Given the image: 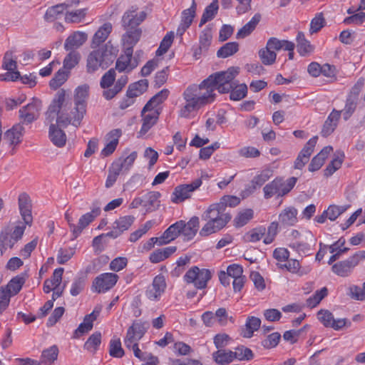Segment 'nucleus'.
I'll return each instance as SVG.
<instances>
[{"label": "nucleus", "instance_id": "nucleus-33", "mask_svg": "<svg viewBox=\"0 0 365 365\" xmlns=\"http://www.w3.org/2000/svg\"><path fill=\"white\" fill-rule=\"evenodd\" d=\"M266 45L267 46L268 48H270L274 52L281 49L292 50L295 47V45L293 42L287 40H279L275 37H272L268 39Z\"/></svg>", "mask_w": 365, "mask_h": 365}, {"label": "nucleus", "instance_id": "nucleus-3", "mask_svg": "<svg viewBox=\"0 0 365 365\" xmlns=\"http://www.w3.org/2000/svg\"><path fill=\"white\" fill-rule=\"evenodd\" d=\"M297 178L291 177L284 181L282 178H275L269 183L267 184L264 188V197L265 199H269L274 195L282 197L289 192L296 185Z\"/></svg>", "mask_w": 365, "mask_h": 365}, {"label": "nucleus", "instance_id": "nucleus-21", "mask_svg": "<svg viewBox=\"0 0 365 365\" xmlns=\"http://www.w3.org/2000/svg\"><path fill=\"white\" fill-rule=\"evenodd\" d=\"M182 223L181 235L184 237V240H190L196 235L199 228V217L194 216L190 220L185 222L183 220H180Z\"/></svg>", "mask_w": 365, "mask_h": 365}, {"label": "nucleus", "instance_id": "nucleus-30", "mask_svg": "<svg viewBox=\"0 0 365 365\" xmlns=\"http://www.w3.org/2000/svg\"><path fill=\"white\" fill-rule=\"evenodd\" d=\"M161 196L160 193L157 191H150L143 195V207L148 211H152L159 207V198Z\"/></svg>", "mask_w": 365, "mask_h": 365}, {"label": "nucleus", "instance_id": "nucleus-64", "mask_svg": "<svg viewBox=\"0 0 365 365\" xmlns=\"http://www.w3.org/2000/svg\"><path fill=\"white\" fill-rule=\"evenodd\" d=\"M281 339V335L278 332H273L269 334L261 342L262 346L267 349L276 347Z\"/></svg>", "mask_w": 365, "mask_h": 365}, {"label": "nucleus", "instance_id": "nucleus-48", "mask_svg": "<svg viewBox=\"0 0 365 365\" xmlns=\"http://www.w3.org/2000/svg\"><path fill=\"white\" fill-rule=\"evenodd\" d=\"M101 343V333L96 331L92 334L84 344V349L91 353H96Z\"/></svg>", "mask_w": 365, "mask_h": 365}, {"label": "nucleus", "instance_id": "nucleus-17", "mask_svg": "<svg viewBox=\"0 0 365 365\" xmlns=\"http://www.w3.org/2000/svg\"><path fill=\"white\" fill-rule=\"evenodd\" d=\"M137 9L132 7L131 9L124 13L122 17V26L124 29L138 27V26L145 19L146 13L140 11L136 12Z\"/></svg>", "mask_w": 365, "mask_h": 365}, {"label": "nucleus", "instance_id": "nucleus-53", "mask_svg": "<svg viewBox=\"0 0 365 365\" xmlns=\"http://www.w3.org/2000/svg\"><path fill=\"white\" fill-rule=\"evenodd\" d=\"M16 240L7 232H1L0 234V252L3 255L8 247L12 248L16 244Z\"/></svg>", "mask_w": 365, "mask_h": 365}, {"label": "nucleus", "instance_id": "nucleus-12", "mask_svg": "<svg viewBox=\"0 0 365 365\" xmlns=\"http://www.w3.org/2000/svg\"><path fill=\"white\" fill-rule=\"evenodd\" d=\"M146 332L145 324L134 322L133 324L128 329L126 336L124 339V344L126 348L130 349L131 346L138 344Z\"/></svg>", "mask_w": 365, "mask_h": 365}, {"label": "nucleus", "instance_id": "nucleus-54", "mask_svg": "<svg viewBox=\"0 0 365 365\" xmlns=\"http://www.w3.org/2000/svg\"><path fill=\"white\" fill-rule=\"evenodd\" d=\"M259 56L263 64L272 65L276 61L277 54L266 45L265 48L259 50Z\"/></svg>", "mask_w": 365, "mask_h": 365}, {"label": "nucleus", "instance_id": "nucleus-29", "mask_svg": "<svg viewBox=\"0 0 365 365\" xmlns=\"http://www.w3.org/2000/svg\"><path fill=\"white\" fill-rule=\"evenodd\" d=\"M49 138L56 146L59 148L64 146L66 142L65 133L58 128L55 124H51L49 127Z\"/></svg>", "mask_w": 365, "mask_h": 365}, {"label": "nucleus", "instance_id": "nucleus-35", "mask_svg": "<svg viewBox=\"0 0 365 365\" xmlns=\"http://www.w3.org/2000/svg\"><path fill=\"white\" fill-rule=\"evenodd\" d=\"M344 154L343 152L338 151L333 160L329 163L325 170H324V175L328 178L332 175L336 170H338L344 161Z\"/></svg>", "mask_w": 365, "mask_h": 365}, {"label": "nucleus", "instance_id": "nucleus-11", "mask_svg": "<svg viewBox=\"0 0 365 365\" xmlns=\"http://www.w3.org/2000/svg\"><path fill=\"white\" fill-rule=\"evenodd\" d=\"M232 217L230 215H221V217L205 220L207 223L200 231V235L207 237L211 234L215 233L224 228L230 221Z\"/></svg>", "mask_w": 365, "mask_h": 365}, {"label": "nucleus", "instance_id": "nucleus-4", "mask_svg": "<svg viewBox=\"0 0 365 365\" xmlns=\"http://www.w3.org/2000/svg\"><path fill=\"white\" fill-rule=\"evenodd\" d=\"M365 259V251L356 252L348 259L334 264L331 271L341 277L349 276L355 267Z\"/></svg>", "mask_w": 365, "mask_h": 365}, {"label": "nucleus", "instance_id": "nucleus-26", "mask_svg": "<svg viewBox=\"0 0 365 365\" xmlns=\"http://www.w3.org/2000/svg\"><path fill=\"white\" fill-rule=\"evenodd\" d=\"M138 66L136 60H133V55H128L125 51V55L121 56L116 61L115 68L119 72L127 71L129 72Z\"/></svg>", "mask_w": 365, "mask_h": 365}, {"label": "nucleus", "instance_id": "nucleus-7", "mask_svg": "<svg viewBox=\"0 0 365 365\" xmlns=\"http://www.w3.org/2000/svg\"><path fill=\"white\" fill-rule=\"evenodd\" d=\"M113 61V56L106 50L98 49L92 51L88 56L87 69L88 72H94L99 67L107 68Z\"/></svg>", "mask_w": 365, "mask_h": 365}, {"label": "nucleus", "instance_id": "nucleus-23", "mask_svg": "<svg viewBox=\"0 0 365 365\" xmlns=\"http://www.w3.org/2000/svg\"><path fill=\"white\" fill-rule=\"evenodd\" d=\"M122 134L120 129H114L108 133L107 135V139L109 142L101 150V155L103 156H108L111 155L115 150L118 140Z\"/></svg>", "mask_w": 365, "mask_h": 365}, {"label": "nucleus", "instance_id": "nucleus-38", "mask_svg": "<svg viewBox=\"0 0 365 365\" xmlns=\"http://www.w3.org/2000/svg\"><path fill=\"white\" fill-rule=\"evenodd\" d=\"M212 358L220 365H225L235 360L233 351L225 349L213 352Z\"/></svg>", "mask_w": 365, "mask_h": 365}, {"label": "nucleus", "instance_id": "nucleus-44", "mask_svg": "<svg viewBox=\"0 0 365 365\" xmlns=\"http://www.w3.org/2000/svg\"><path fill=\"white\" fill-rule=\"evenodd\" d=\"M273 173L269 169L262 170L259 174L256 175L251 180L252 189L256 190L263 185L268 180L271 178Z\"/></svg>", "mask_w": 365, "mask_h": 365}, {"label": "nucleus", "instance_id": "nucleus-36", "mask_svg": "<svg viewBox=\"0 0 365 365\" xmlns=\"http://www.w3.org/2000/svg\"><path fill=\"white\" fill-rule=\"evenodd\" d=\"M221 215H230L223 210V205L214 203L210 205L208 208L203 212L201 217L203 220L213 218H220Z\"/></svg>", "mask_w": 365, "mask_h": 365}, {"label": "nucleus", "instance_id": "nucleus-20", "mask_svg": "<svg viewBox=\"0 0 365 365\" xmlns=\"http://www.w3.org/2000/svg\"><path fill=\"white\" fill-rule=\"evenodd\" d=\"M100 314V310L95 309L91 314L85 316L83 322L81 323L73 334L74 338H78L85 333L92 329L93 322L96 320Z\"/></svg>", "mask_w": 365, "mask_h": 365}, {"label": "nucleus", "instance_id": "nucleus-32", "mask_svg": "<svg viewBox=\"0 0 365 365\" xmlns=\"http://www.w3.org/2000/svg\"><path fill=\"white\" fill-rule=\"evenodd\" d=\"M296 40L297 51L301 56H307L314 51V46L306 39L303 32H298Z\"/></svg>", "mask_w": 365, "mask_h": 365}, {"label": "nucleus", "instance_id": "nucleus-39", "mask_svg": "<svg viewBox=\"0 0 365 365\" xmlns=\"http://www.w3.org/2000/svg\"><path fill=\"white\" fill-rule=\"evenodd\" d=\"M260 19L261 16L259 14H255L249 22L238 31L237 38H244L249 36L255 30Z\"/></svg>", "mask_w": 365, "mask_h": 365}, {"label": "nucleus", "instance_id": "nucleus-58", "mask_svg": "<svg viewBox=\"0 0 365 365\" xmlns=\"http://www.w3.org/2000/svg\"><path fill=\"white\" fill-rule=\"evenodd\" d=\"M254 212L252 209H247L240 212L234 220L236 227H241L245 225L251 219H252Z\"/></svg>", "mask_w": 365, "mask_h": 365}, {"label": "nucleus", "instance_id": "nucleus-1", "mask_svg": "<svg viewBox=\"0 0 365 365\" xmlns=\"http://www.w3.org/2000/svg\"><path fill=\"white\" fill-rule=\"evenodd\" d=\"M238 73V68L230 67L210 75L199 85L187 87L182 94L184 102L178 107L179 117L190 118L202 107L214 102L216 90L221 93H229Z\"/></svg>", "mask_w": 365, "mask_h": 365}, {"label": "nucleus", "instance_id": "nucleus-45", "mask_svg": "<svg viewBox=\"0 0 365 365\" xmlns=\"http://www.w3.org/2000/svg\"><path fill=\"white\" fill-rule=\"evenodd\" d=\"M137 158V153L132 152L128 156L122 159L120 158L113 163L120 172H127L132 167Z\"/></svg>", "mask_w": 365, "mask_h": 365}, {"label": "nucleus", "instance_id": "nucleus-56", "mask_svg": "<svg viewBox=\"0 0 365 365\" xmlns=\"http://www.w3.org/2000/svg\"><path fill=\"white\" fill-rule=\"evenodd\" d=\"M357 102L358 100L354 98V97L351 98L349 96H347L344 108L340 110L341 114L342 113L343 118L345 120H347L354 113L357 106Z\"/></svg>", "mask_w": 365, "mask_h": 365}, {"label": "nucleus", "instance_id": "nucleus-19", "mask_svg": "<svg viewBox=\"0 0 365 365\" xmlns=\"http://www.w3.org/2000/svg\"><path fill=\"white\" fill-rule=\"evenodd\" d=\"M19 208L23 220L29 226L32 225L33 217L31 215V202L29 196L25 193H21L19 196Z\"/></svg>", "mask_w": 365, "mask_h": 365}, {"label": "nucleus", "instance_id": "nucleus-46", "mask_svg": "<svg viewBox=\"0 0 365 365\" xmlns=\"http://www.w3.org/2000/svg\"><path fill=\"white\" fill-rule=\"evenodd\" d=\"M230 98L232 101H240L244 98L247 93V86L245 83L237 84L235 81L232 84V88L230 91Z\"/></svg>", "mask_w": 365, "mask_h": 365}, {"label": "nucleus", "instance_id": "nucleus-62", "mask_svg": "<svg viewBox=\"0 0 365 365\" xmlns=\"http://www.w3.org/2000/svg\"><path fill=\"white\" fill-rule=\"evenodd\" d=\"M79 60L80 54L77 51H71L63 60V68L68 71L72 69L78 63Z\"/></svg>", "mask_w": 365, "mask_h": 365}, {"label": "nucleus", "instance_id": "nucleus-15", "mask_svg": "<svg viewBox=\"0 0 365 365\" xmlns=\"http://www.w3.org/2000/svg\"><path fill=\"white\" fill-rule=\"evenodd\" d=\"M41 110V101L34 99L31 103L19 110V116L24 122L30 123L37 119Z\"/></svg>", "mask_w": 365, "mask_h": 365}, {"label": "nucleus", "instance_id": "nucleus-14", "mask_svg": "<svg viewBox=\"0 0 365 365\" xmlns=\"http://www.w3.org/2000/svg\"><path fill=\"white\" fill-rule=\"evenodd\" d=\"M126 32L122 36L123 45L128 55H133V47L139 41L142 30L139 27L126 28Z\"/></svg>", "mask_w": 365, "mask_h": 365}, {"label": "nucleus", "instance_id": "nucleus-42", "mask_svg": "<svg viewBox=\"0 0 365 365\" xmlns=\"http://www.w3.org/2000/svg\"><path fill=\"white\" fill-rule=\"evenodd\" d=\"M68 6V4L63 3L49 7L44 15L45 20L50 22L53 21L63 13Z\"/></svg>", "mask_w": 365, "mask_h": 365}, {"label": "nucleus", "instance_id": "nucleus-24", "mask_svg": "<svg viewBox=\"0 0 365 365\" xmlns=\"http://www.w3.org/2000/svg\"><path fill=\"white\" fill-rule=\"evenodd\" d=\"M332 151L333 148L331 146L324 147L316 156L312 158L310 164L309 165V170L310 172H314L319 170L323 165L324 160Z\"/></svg>", "mask_w": 365, "mask_h": 365}, {"label": "nucleus", "instance_id": "nucleus-51", "mask_svg": "<svg viewBox=\"0 0 365 365\" xmlns=\"http://www.w3.org/2000/svg\"><path fill=\"white\" fill-rule=\"evenodd\" d=\"M239 50V44L237 42H229L222 46L217 52L219 58H227L232 56Z\"/></svg>", "mask_w": 365, "mask_h": 365}, {"label": "nucleus", "instance_id": "nucleus-28", "mask_svg": "<svg viewBox=\"0 0 365 365\" xmlns=\"http://www.w3.org/2000/svg\"><path fill=\"white\" fill-rule=\"evenodd\" d=\"M112 24L110 23H105L95 33L92 40V47H97L103 43L112 31Z\"/></svg>", "mask_w": 365, "mask_h": 365}, {"label": "nucleus", "instance_id": "nucleus-34", "mask_svg": "<svg viewBox=\"0 0 365 365\" xmlns=\"http://www.w3.org/2000/svg\"><path fill=\"white\" fill-rule=\"evenodd\" d=\"M26 274H21L14 277L9 281L6 285V289L10 295L14 296L20 292L26 282Z\"/></svg>", "mask_w": 365, "mask_h": 365}, {"label": "nucleus", "instance_id": "nucleus-27", "mask_svg": "<svg viewBox=\"0 0 365 365\" xmlns=\"http://www.w3.org/2000/svg\"><path fill=\"white\" fill-rule=\"evenodd\" d=\"M169 93V91L165 88L157 93L145 104V106L143 108V113L152 111L155 108H156L158 105L163 103L168 98Z\"/></svg>", "mask_w": 365, "mask_h": 365}, {"label": "nucleus", "instance_id": "nucleus-9", "mask_svg": "<svg viewBox=\"0 0 365 365\" xmlns=\"http://www.w3.org/2000/svg\"><path fill=\"white\" fill-rule=\"evenodd\" d=\"M118 279L116 274L106 272L97 276L92 283V291L96 293H105L115 286Z\"/></svg>", "mask_w": 365, "mask_h": 365}, {"label": "nucleus", "instance_id": "nucleus-10", "mask_svg": "<svg viewBox=\"0 0 365 365\" xmlns=\"http://www.w3.org/2000/svg\"><path fill=\"white\" fill-rule=\"evenodd\" d=\"M202 185L201 179H196L190 184L177 186L172 194L171 200L174 203H180L191 197L192 193Z\"/></svg>", "mask_w": 365, "mask_h": 365}, {"label": "nucleus", "instance_id": "nucleus-8", "mask_svg": "<svg viewBox=\"0 0 365 365\" xmlns=\"http://www.w3.org/2000/svg\"><path fill=\"white\" fill-rule=\"evenodd\" d=\"M101 214V207L98 202H95L92 205L91 211L83 215L78 222V225H71V231L73 234V238H77L82 231L91 223L96 217Z\"/></svg>", "mask_w": 365, "mask_h": 365}, {"label": "nucleus", "instance_id": "nucleus-47", "mask_svg": "<svg viewBox=\"0 0 365 365\" xmlns=\"http://www.w3.org/2000/svg\"><path fill=\"white\" fill-rule=\"evenodd\" d=\"M66 93L63 91H60L56 95L54 99L48 107L47 111L52 114L61 115V109L65 102Z\"/></svg>", "mask_w": 365, "mask_h": 365}, {"label": "nucleus", "instance_id": "nucleus-18", "mask_svg": "<svg viewBox=\"0 0 365 365\" xmlns=\"http://www.w3.org/2000/svg\"><path fill=\"white\" fill-rule=\"evenodd\" d=\"M197 4L192 0L190 8L185 9L181 14V21L177 29L178 35H183L185 31L190 26L196 15Z\"/></svg>", "mask_w": 365, "mask_h": 365}, {"label": "nucleus", "instance_id": "nucleus-60", "mask_svg": "<svg viewBox=\"0 0 365 365\" xmlns=\"http://www.w3.org/2000/svg\"><path fill=\"white\" fill-rule=\"evenodd\" d=\"M174 39V33H168L160 42V46L156 51L157 56H162L165 53L171 46Z\"/></svg>", "mask_w": 365, "mask_h": 365}, {"label": "nucleus", "instance_id": "nucleus-55", "mask_svg": "<svg viewBox=\"0 0 365 365\" xmlns=\"http://www.w3.org/2000/svg\"><path fill=\"white\" fill-rule=\"evenodd\" d=\"M349 205L337 206L335 205H329L327 210H324V214L331 221H334L340 215L344 213Z\"/></svg>", "mask_w": 365, "mask_h": 365}, {"label": "nucleus", "instance_id": "nucleus-22", "mask_svg": "<svg viewBox=\"0 0 365 365\" xmlns=\"http://www.w3.org/2000/svg\"><path fill=\"white\" fill-rule=\"evenodd\" d=\"M340 116L341 111H338L336 109H333V110L330 113V114L329 115L323 125L321 131V134L322 136H329L334 131L337 126Z\"/></svg>", "mask_w": 365, "mask_h": 365}, {"label": "nucleus", "instance_id": "nucleus-16", "mask_svg": "<svg viewBox=\"0 0 365 365\" xmlns=\"http://www.w3.org/2000/svg\"><path fill=\"white\" fill-rule=\"evenodd\" d=\"M317 318L325 327H330L334 330H339L346 326V319H335L332 313L328 310H320L317 313Z\"/></svg>", "mask_w": 365, "mask_h": 365}, {"label": "nucleus", "instance_id": "nucleus-57", "mask_svg": "<svg viewBox=\"0 0 365 365\" xmlns=\"http://www.w3.org/2000/svg\"><path fill=\"white\" fill-rule=\"evenodd\" d=\"M279 267L281 269L285 268L288 272L292 274H297L299 276H302L304 274V272L301 270L299 262L294 259H288L287 263L279 264Z\"/></svg>", "mask_w": 365, "mask_h": 365}, {"label": "nucleus", "instance_id": "nucleus-6", "mask_svg": "<svg viewBox=\"0 0 365 365\" xmlns=\"http://www.w3.org/2000/svg\"><path fill=\"white\" fill-rule=\"evenodd\" d=\"M89 87L86 85L78 86L75 91L74 105L77 115H74L73 123L80 125L86 111V100L88 96Z\"/></svg>", "mask_w": 365, "mask_h": 365}, {"label": "nucleus", "instance_id": "nucleus-41", "mask_svg": "<svg viewBox=\"0 0 365 365\" xmlns=\"http://www.w3.org/2000/svg\"><path fill=\"white\" fill-rule=\"evenodd\" d=\"M218 8V1L217 0L213 1L206 6L201 17L199 26L201 27L207 21L213 19L217 13Z\"/></svg>", "mask_w": 365, "mask_h": 365}, {"label": "nucleus", "instance_id": "nucleus-49", "mask_svg": "<svg viewBox=\"0 0 365 365\" xmlns=\"http://www.w3.org/2000/svg\"><path fill=\"white\" fill-rule=\"evenodd\" d=\"M266 231L267 228L264 226L253 228L245 234V240L250 242H257L265 237Z\"/></svg>", "mask_w": 365, "mask_h": 365}, {"label": "nucleus", "instance_id": "nucleus-50", "mask_svg": "<svg viewBox=\"0 0 365 365\" xmlns=\"http://www.w3.org/2000/svg\"><path fill=\"white\" fill-rule=\"evenodd\" d=\"M212 39V29L208 26H206L201 32L199 41L200 47L199 49L201 51H206L209 48Z\"/></svg>", "mask_w": 365, "mask_h": 365}, {"label": "nucleus", "instance_id": "nucleus-63", "mask_svg": "<svg viewBox=\"0 0 365 365\" xmlns=\"http://www.w3.org/2000/svg\"><path fill=\"white\" fill-rule=\"evenodd\" d=\"M109 354L111 356L115 358H122L124 356L125 352L121 346V341L120 339L110 340Z\"/></svg>", "mask_w": 365, "mask_h": 365}, {"label": "nucleus", "instance_id": "nucleus-43", "mask_svg": "<svg viewBox=\"0 0 365 365\" xmlns=\"http://www.w3.org/2000/svg\"><path fill=\"white\" fill-rule=\"evenodd\" d=\"M148 87V81L146 79L140 80L129 85L127 93L136 98L145 92Z\"/></svg>", "mask_w": 365, "mask_h": 365}, {"label": "nucleus", "instance_id": "nucleus-37", "mask_svg": "<svg viewBox=\"0 0 365 365\" xmlns=\"http://www.w3.org/2000/svg\"><path fill=\"white\" fill-rule=\"evenodd\" d=\"M23 126L20 124L14 125L4 135V139L11 145H17L21 142Z\"/></svg>", "mask_w": 365, "mask_h": 365}, {"label": "nucleus", "instance_id": "nucleus-61", "mask_svg": "<svg viewBox=\"0 0 365 365\" xmlns=\"http://www.w3.org/2000/svg\"><path fill=\"white\" fill-rule=\"evenodd\" d=\"M135 220V217L132 215H126L120 217L116 220L114 222V226L118 229L121 233L129 229L132 225Z\"/></svg>", "mask_w": 365, "mask_h": 365}, {"label": "nucleus", "instance_id": "nucleus-5", "mask_svg": "<svg viewBox=\"0 0 365 365\" xmlns=\"http://www.w3.org/2000/svg\"><path fill=\"white\" fill-rule=\"evenodd\" d=\"M212 272L207 269H200L197 266L191 267L184 275V280L187 284H193L198 289L206 288L207 282L212 278Z\"/></svg>", "mask_w": 365, "mask_h": 365}, {"label": "nucleus", "instance_id": "nucleus-40", "mask_svg": "<svg viewBox=\"0 0 365 365\" xmlns=\"http://www.w3.org/2000/svg\"><path fill=\"white\" fill-rule=\"evenodd\" d=\"M159 113L153 111L151 113L145 114L142 112L143 125L140 130V135H145L157 122Z\"/></svg>", "mask_w": 365, "mask_h": 365}, {"label": "nucleus", "instance_id": "nucleus-31", "mask_svg": "<svg viewBox=\"0 0 365 365\" xmlns=\"http://www.w3.org/2000/svg\"><path fill=\"white\" fill-rule=\"evenodd\" d=\"M297 210L294 207L285 208L279 215V221L283 225L293 226L297 222Z\"/></svg>", "mask_w": 365, "mask_h": 365}, {"label": "nucleus", "instance_id": "nucleus-13", "mask_svg": "<svg viewBox=\"0 0 365 365\" xmlns=\"http://www.w3.org/2000/svg\"><path fill=\"white\" fill-rule=\"evenodd\" d=\"M165 278L163 274L155 276L150 286L145 291L146 297L151 300L157 302L160 300L162 294L166 289Z\"/></svg>", "mask_w": 365, "mask_h": 365}, {"label": "nucleus", "instance_id": "nucleus-25", "mask_svg": "<svg viewBox=\"0 0 365 365\" xmlns=\"http://www.w3.org/2000/svg\"><path fill=\"white\" fill-rule=\"evenodd\" d=\"M87 35L81 31H76L66 40L64 48L66 51H73L80 47L86 41Z\"/></svg>", "mask_w": 365, "mask_h": 365}, {"label": "nucleus", "instance_id": "nucleus-59", "mask_svg": "<svg viewBox=\"0 0 365 365\" xmlns=\"http://www.w3.org/2000/svg\"><path fill=\"white\" fill-rule=\"evenodd\" d=\"M16 58L14 56V52L6 51L4 56L2 68L6 71H16Z\"/></svg>", "mask_w": 365, "mask_h": 365}, {"label": "nucleus", "instance_id": "nucleus-52", "mask_svg": "<svg viewBox=\"0 0 365 365\" xmlns=\"http://www.w3.org/2000/svg\"><path fill=\"white\" fill-rule=\"evenodd\" d=\"M261 324V320L255 317H249L246 322V330L243 332V336L250 338L252 336L254 331H257Z\"/></svg>", "mask_w": 365, "mask_h": 365}, {"label": "nucleus", "instance_id": "nucleus-2", "mask_svg": "<svg viewBox=\"0 0 365 365\" xmlns=\"http://www.w3.org/2000/svg\"><path fill=\"white\" fill-rule=\"evenodd\" d=\"M115 71L110 68L102 76L100 86L103 89V97L109 101L113 99L128 83L127 76H122L115 81Z\"/></svg>", "mask_w": 365, "mask_h": 365}]
</instances>
